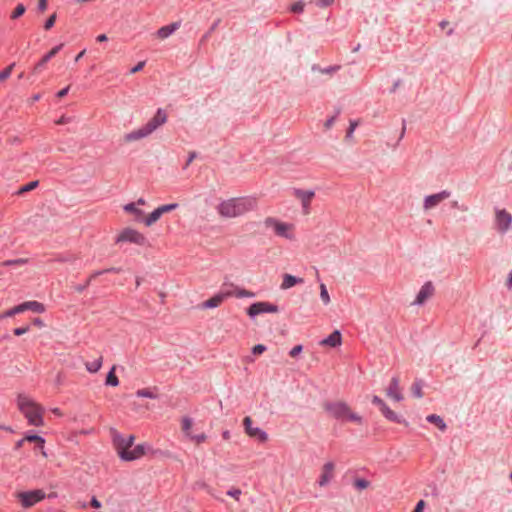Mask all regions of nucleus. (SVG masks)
Listing matches in <instances>:
<instances>
[{
    "mask_svg": "<svg viewBox=\"0 0 512 512\" xmlns=\"http://www.w3.org/2000/svg\"><path fill=\"white\" fill-rule=\"evenodd\" d=\"M256 206V200L252 198H231L222 201L218 207V213L225 218H234L251 211Z\"/></svg>",
    "mask_w": 512,
    "mask_h": 512,
    "instance_id": "obj_1",
    "label": "nucleus"
},
{
    "mask_svg": "<svg viewBox=\"0 0 512 512\" xmlns=\"http://www.w3.org/2000/svg\"><path fill=\"white\" fill-rule=\"evenodd\" d=\"M17 405L18 409L25 416L30 425H43V408L35 403L31 398L24 394H19L17 397Z\"/></svg>",
    "mask_w": 512,
    "mask_h": 512,
    "instance_id": "obj_2",
    "label": "nucleus"
},
{
    "mask_svg": "<svg viewBox=\"0 0 512 512\" xmlns=\"http://www.w3.org/2000/svg\"><path fill=\"white\" fill-rule=\"evenodd\" d=\"M167 122V113L164 109L158 108L155 115L142 127L125 135L128 142L136 141L149 136L158 127Z\"/></svg>",
    "mask_w": 512,
    "mask_h": 512,
    "instance_id": "obj_3",
    "label": "nucleus"
},
{
    "mask_svg": "<svg viewBox=\"0 0 512 512\" xmlns=\"http://www.w3.org/2000/svg\"><path fill=\"white\" fill-rule=\"evenodd\" d=\"M324 410L334 419L339 421H352L358 424H362L363 419L357 413L351 411L347 403L343 401H326L323 404Z\"/></svg>",
    "mask_w": 512,
    "mask_h": 512,
    "instance_id": "obj_4",
    "label": "nucleus"
},
{
    "mask_svg": "<svg viewBox=\"0 0 512 512\" xmlns=\"http://www.w3.org/2000/svg\"><path fill=\"white\" fill-rule=\"evenodd\" d=\"M264 225L266 228H273L276 235L283 237L285 239H293V234L290 233L292 228L291 224L280 222L274 217H267L264 220Z\"/></svg>",
    "mask_w": 512,
    "mask_h": 512,
    "instance_id": "obj_5",
    "label": "nucleus"
},
{
    "mask_svg": "<svg viewBox=\"0 0 512 512\" xmlns=\"http://www.w3.org/2000/svg\"><path fill=\"white\" fill-rule=\"evenodd\" d=\"M112 441L117 450L119 457L121 458V453L128 452L134 444L135 436L129 435L128 437H124L120 434L116 429H111Z\"/></svg>",
    "mask_w": 512,
    "mask_h": 512,
    "instance_id": "obj_6",
    "label": "nucleus"
},
{
    "mask_svg": "<svg viewBox=\"0 0 512 512\" xmlns=\"http://www.w3.org/2000/svg\"><path fill=\"white\" fill-rule=\"evenodd\" d=\"M116 243L129 242L140 246L147 244V238L140 232L132 228H125L117 236Z\"/></svg>",
    "mask_w": 512,
    "mask_h": 512,
    "instance_id": "obj_7",
    "label": "nucleus"
},
{
    "mask_svg": "<svg viewBox=\"0 0 512 512\" xmlns=\"http://www.w3.org/2000/svg\"><path fill=\"white\" fill-rule=\"evenodd\" d=\"M45 497H46V494L41 489L20 492L18 494V499L20 500L21 505L24 508H30V507L34 506L36 503L45 499Z\"/></svg>",
    "mask_w": 512,
    "mask_h": 512,
    "instance_id": "obj_8",
    "label": "nucleus"
},
{
    "mask_svg": "<svg viewBox=\"0 0 512 512\" xmlns=\"http://www.w3.org/2000/svg\"><path fill=\"white\" fill-rule=\"evenodd\" d=\"M371 401L374 405L379 407L380 411L387 420L398 424H407L406 420L391 410L379 396L374 395Z\"/></svg>",
    "mask_w": 512,
    "mask_h": 512,
    "instance_id": "obj_9",
    "label": "nucleus"
},
{
    "mask_svg": "<svg viewBox=\"0 0 512 512\" xmlns=\"http://www.w3.org/2000/svg\"><path fill=\"white\" fill-rule=\"evenodd\" d=\"M511 224L512 215L509 212L505 209L495 210V227L499 233L505 234L510 229Z\"/></svg>",
    "mask_w": 512,
    "mask_h": 512,
    "instance_id": "obj_10",
    "label": "nucleus"
},
{
    "mask_svg": "<svg viewBox=\"0 0 512 512\" xmlns=\"http://www.w3.org/2000/svg\"><path fill=\"white\" fill-rule=\"evenodd\" d=\"M279 308L277 305L269 302H255L247 308L249 317L254 318L263 313H277Z\"/></svg>",
    "mask_w": 512,
    "mask_h": 512,
    "instance_id": "obj_11",
    "label": "nucleus"
},
{
    "mask_svg": "<svg viewBox=\"0 0 512 512\" xmlns=\"http://www.w3.org/2000/svg\"><path fill=\"white\" fill-rule=\"evenodd\" d=\"M293 195L301 201L302 212L307 215L310 213V203L315 196L314 190H303L300 188H293Z\"/></svg>",
    "mask_w": 512,
    "mask_h": 512,
    "instance_id": "obj_12",
    "label": "nucleus"
},
{
    "mask_svg": "<svg viewBox=\"0 0 512 512\" xmlns=\"http://www.w3.org/2000/svg\"><path fill=\"white\" fill-rule=\"evenodd\" d=\"M450 196L451 192L448 190H442L438 193L428 195L424 198L423 208L424 210H430L439 205L442 201L448 199Z\"/></svg>",
    "mask_w": 512,
    "mask_h": 512,
    "instance_id": "obj_13",
    "label": "nucleus"
},
{
    "mask_svg": "<svg viewBox=\"0 0 512 512\" xmlns=\"http://www.w3.org/2000/svg\"><path fill=\"white\" fill-rule=\"evenodd\" d=\"M150 446L146 443L138 444L133 449H130L128 452L121 453V460L123 461H134L146 454L148 450H150Z\"/></svg>",
    "mask_w": 512,
    "mask_h": 512,
    "instance_id": "obj_14",
    "label": "nucleus"
},
{
    "mask_svg": "<svg viewBox=\"0 0 512 512\" xmlns=\"http://www.w3.org/2000/svg\"><path fill=\"white\" fill-rule=\"evenodd\" d=\"M434 292L435 288L431 281L424 283L413 301V304L419 306L423 305L428 298L433 296Z\"/></svg>",
    "mask_w": 512,
    "mask_h": 512,
    "instance_id": "obj_15",
    "label": "nucleus"
},
{
    "mask_svg": "<svg viewBox=\"0 0 512 512\" xmlns=\"http://www.w3.org/2000/svg\"><path fill=\"white\" fill-rule=\"evenodd\" d=\"M246 433L251 437H257L259 441L265 442L268 439L267 433L258 427H252V420L249 416L243 420Z\"/></svg>",
    "mask_w": 512,
    "mask_h": 512,
    "instance_id": "obj_16",
    "label": "nucleus"
},
{
    "mask_svg": "<svg viewBox=\"0 0 512 512\" xmlns=\"http://www.w3.org/2000/svg\"><path fill=\"white\" fill-rule=\"evenodd\" d=\"M233 296L231 291H221L215 294L210 299L201 304L203 309H212L218 307L226 298Z\"/></svg>",
    "mask_w": 512,
    "mask_h": 512,
    "instance_id": "obj_17",
    "label": "nucleus"
},
{
    "mask_svg": "<svg viewBox=\"0 0 512 512\" xmlns=\"http://www.w3.org/2000/svg\"><path fill=\"white\" fill-rule=\"evenodd\" d=\"M334 468L335 465L332 461L326 462L323 465L322 473L318 480V484L320 487L327 486L330 483V481L334 477Z\"/></svg>",
    "mask_w": 512,
    "mask_h": 512,
    "instance_id": "obj_18",
    "label": "nucleus"
},
{
    "mask_svg": "<svg viewBox=\"0 0 512 512\" xmlns=\"http://www.w3.org/2000/svg\"><path fill=\"white\" fill-rule=\"evenodd\" d=\"M64 44L61 43L53 47L48 53H46L34 66V73H38L45 67V65L63 48Z\"/></svg>",
    "mask_w": 512,
    "mask_h": 512,
    "instance_id": "obj_19",
    "label": "nucleus"
},
{
    "mask_svg": "<svg viewBox=\"0 0 512 512\" xmlns=\"http://www.w3.org/2000/svg\"><path fill=\"white\" fill-rule=\"evenodd\" d=\"M386 393H387L388 397L392 398L393 400H395L397 402H400L401 400H403V395L400 392V387H399V378L397 376L392 377Z\"/></svg>",
    "mask_w": 512,
    "mask_h": 512,
    "instance_id": "obj_20",
    "label": "nucleus"
},
{
    "mask_svg": "<svg viewBox=\"0 0 512 512\" xmlns=\"http://www.w3.org/2000/svg\"><path fill=\"white\" fill-rule=\"evenodd\" d=\"M342 343V336L339 330L333 331L328 337L324 338L320 344L330 347H338Z\"/></svg>",
    "mask_w": 512,
    "mask_h": 512,
    "instance_id": "obj_21",
    "label": "nucleus"
},
{
    "mask_svg": "<svg viewBox=\"0 0 512 512\" xmlns=\"http://www.w3.org/2000/svg\"><path fill=\"white\" fill-rule=\"evenodd\" d=\"M304 282L303 278L296 277L291 274H285L283 276V281L281 284V289L286 290L289 289L297 284H302Z\"/></svg>",
    "mask_w": 512,
    "mask_h": 512,
    "instance_id": "obj_22",
    "label": "nucleus"
},
{
    "mask_svg": "<svg viewBox=\"0 0 512 512\" xmlns=\"http://www.w3.org/2000/svg\"><path fill=\"white\" fill-rule=\"evenodd\" d=\"M180 27V22H173L169 25L163 26L157 31V35L161 39L168 38Z\"/></svg>",
    "mask_w": 512,
    "mask_h": 512,
    "instance_id": "obj_23",
    "label": "nucleus"
},
{
    "mask_svg": "<svg viewBox=\"0 0 512 512\" xmlns=\"http://www.w3.org/2000/svg\"><path fill=\"white\" fill-rule=\"evenodd\" d=\"M24 307V311L31 310L36 313H43L45 311V307L42 303L38 301H27L22 303Z\"/></svg>",
    "mask_w": 512,
    "mask_h": 512,
    "instance_id": "obj_24",
    "label": "nucleus"
},
{
    "mask_svg": "<svg viewBox=\"0 0 512 512\" xmlns=\"http://www.w3.org/2000/svg\"><path fill=\"white\" fill-rule=\"evenodd\" d=\"M426 420L429 423H432L438 427L439 430L445 431L447 428L446 423L444 422L443 418L436 414L428 415Z\"/></svg>",
    "mask_w": 512,
    "mask_h": 512,
    "instance_id": "obj_25",
    "label": "nucleus"
},
{
    "mask_svg": "<svg viewBox=\"0 0 512 512\" xmlns=\"http://www.w3.org/2000/svg\"><path fill=\"white\" fill-rule=\"evenodd\" d=\"M155 391H157V387H154L153 389H150V388L139 389L136 391V396L140 397V398L157 399L158 394L155 393Z\"/></svg>",
    "mask_w": 512,
    "mask_h": 512,
    "instance_id": "obj_26",
    "label": "nucleus"
},
{
    "mask_svg": "<svg viewBox=\"0 0 512 512\" xmlns=\"http://www.w3.org/2000/svg\"><path fill=\"white\" fill-rule=\"evenodd\" d=\"M26 441L37 443V447L41 450L44 449L45 439L36 434H27L25 436ZM43 455L46 456V453L42 451Z\"/></svg>",
    "mask_w": 512,
    "mask_h": 512,
    "instance_id": "obj_27",
    "label": "nucleus"
},
{
    "mask_svg": "<svg viewBox=\"0 0 512 512\" xmlns=\"http://www.w3.org/2000/svg\"><path fill=\"white\" fill-rule=\"evenodd\" d=\"M103 364V357L100 356L98 359L94 360L93 362H86L85 367L88 372L90 373H96L100 370Z\"/></svg>",
    "mask_w": 512,
    "mask_h": 512,
    "instance_id": "obj_28",
    "label": "nucleus"
},
{
    "mask_svg": "<svg viewBox=\"0 0 512 512\" xmlns=\"http://www.w3.org/2000/svg\"><path fill=\"white\" fill-rule=\"evenodd\" d=\"M162 216V213L159 211L158 208H156L154 211H152L144 220V223L146 226H151L153 223L158 221L160 217Z\"/></svg>",
    "mask_w": 512,
    "mask_h": 512,
    "instance_id": "obj_29",
    "label": "nucleus"
},
{
    "mask_svg": "<svg viewBox=\"0 0 512 512\" xmlns=\"http://www.w3.org/2000/svg\"><path fill=\"white\" fill-rule=\"evenodd\" d=\"M105 384L108 386H117L119 384V379L115 374V367H112L107 373Z\"/></svg>",
    "mask_w": 512,
    "mask_h": 512,
    "instance_id": "obj_30",
    "label": "nucleus"
},
{
    "mask_svg": "<svg viewBox=\"0 0 512 512\" xmlns=\"http://www.w3.org/2000/svg\"><path fill=\"white\" fill-rule=\"evenodd\" d=\"M237 298H253L255 293L243 288L235 287L234 291H231Z\"/></svg>",
    "mask_w": 512,
    "mask_h": 512,
    "instance_id": "obj_31",
    "label": "nucleus"
},
{
    "mask_svg": "<svg viewBox=\"0 0 512 512\" xmlns=\"http://www.w3.org/2000/svg\"><path fill=\"white\" fill-rule=\"evenodd\" d=\"M28 262V259H24V258H18V259H11V260H6V261H3V262H0V268L1 267H8V266H20V265H24Z\"/></svg>",
    "mask_w": 512,
    "mask_h": 512,
    "instance_id": "obj_32",
    "label": "nucleus"
},
{
    "mask_svg": "<svg viewBox=\"0 0 512 512\" xmlns=\"http://www.w3.org/2000/svg\"><path fill=\"white\" fill-rule=\"evenodd\" d=\"M124 210L126 212L134 214L137 218L143 216L144 212L143 210L136 207V203H128L124 206Z\"/></svg>",
    "mask_w": 512,
    "mask_h": 512,
    "instance_id": "obj_33",
    "label": "nucleus"
},
{
    "mask_svg": "<svg viewBox=\"0 0 512 512\" xmlns=\"http://www.w3.org/2000/svg\"><path fill=\"white\" fill-rule=\"evenodd\" d=\"M422 387H423V383L421 380H416L413 384H412V394L414 397L416 398H422L423 397V392H422Z\"/></svg>",
    "mask_w": 512,
    "mask_h": 512,
    "instance_id": "obj_34",
    "label": "nucleus"
},
{
    "mask_svg": "<svg viewBox=\"0 0 512 512\" xmlns=\"http://www.w3.org/2000/svg\"><path fill=\"white\" fill-rule=\"evenodd\" d=\"M339 69H340L339 65H333V66H329L326 68H320L317 65H313V67H312L313 71L318 70L319 72H321L323 74H333V73L337 72Z\"/></svg>",
    "mask_w": 512,
    "mask_h": 512,
    "instance_id": "obj_35",
    "label": "nucleus"
},
{
    "mask_svg": "<svg viewBox=\"0 0 512 512\" xmlns=\"http://www.w3.org/2000/svg\"><path fill=\"white\" fill-rule=\"evenodd\" d=\"M320 298L324 305H328L330 303V296L324 283H320Z\"/></svg>",
    "mask_w": 512,
    "mask_h": 512,
    "instance_id": "obj_36",
    "label": "nucleus"
},
{
    "mask_svg": "<svg viewBox=\"0 0 512 512\" xmlns=\"http://www.w3.org/2000/svg\"><path fill=\"white\" fill-rule=\"evenodd\" d=\"M38 185H39V181H37V180L31 181V182L27 183L26 185L22 186L18 190L17 194L18 195H22V194H24L26 192H29V191L35 189Z\"/></svg>",
    "mask_w": 512,
    "mask_h": 512,
    "instance_id": "obj_37",
    "label": "nucleus"
},
{
    "mask_svg": "<svg viewBox=\"0 0 512 512\" xmlns=\"http://www.w3.org/2000/svg\"><path fill=\"white\" fill-rule=\"evenodd\" d=\"M24 312V307L22 304H19L9 310H7L2 316H0L1 318L2 317H12L16 314H19V313H22Z\"/></svg>",
    "mask_w": 512,
    "mask_h": 512,
    "instance_id": "obj_38",
    "label": "nucleus"
},
{
    "mask_svg": "<svg viewBox=\"0 0 512 512\" xmlns=\"http://www.w3.org/2000/svg\"><path fill=\"white\" fill-rule=\"evenodd\" d=\"M220 23H221V19L215 20L213 22V24L211 25V27L209 28V30L203 35L201 42L206 41L211 36V34L218 28Z\"/></svg>",
    "mask_w": 512,
    "mask_h": 512,
    "instance_id": "obj_39",
    "label": "nucleus"
},
{
    "mask_svg": "<svg viewBox=\"0 0 512 512\" xmlns=\"http://www.w3.org/2000/svg\"><path fill=\"white\" fill-rule=\"evenodd\" d=\"M119 272H121V268H119V267H111V268H108V269L97 270V271L93 272L92 273V277H98V276L106 274V273H119Z\"/></svg>",
    "mask_w": 512,
    "mask_h": 512,
    "instance_id": "obj_40",
    "label": "nucleus"
},
{
    "mask_svg": "<svg viewBox=\"0 0 512 512\" xmlns=\"http://www.w3.org/2000/svg\"><path fill=\"white\" fill-rule=\"evenodd\" d=\"M369 485H370V482L364 478H357L354 481V486L358 490L366 489L367 487H369Z\"/></svg>",
    "mask_w": 512,
    "mask_h": 512,
    "instance_id": "obj_41",
    "label": "nucleus"
},
{
    "mask_svg": "<svg viewBox=\"0 0 512 512\" xmlns=\"http://www.w3.org/2000/svg\"><path fill=\"white\" fill-rule=\"evenodd\" d=\"M26 11V8L23 4H18L14 11L11 14V19H17L22 16Z\"/></svg>",
    "mask_w": 512,
    "mask_h": 512,
    "instance_id": "obj_42",
    "label": "nucleus"
},
{
    "mask_svg": "<svg viewBox=\"0 0 512 512\" xmlns=\"http://www.w3.org/2000/svg\"><path fill=\"white\" fill-rule=\"evenodd\" d=\"M15 66V63L10 64L8 67H6L1 73H0V82L5 81L8 79L12 73V70Z\"/></svg>",
    "mask_w": 512,
    "mask_h": 512,
    "instance_id": "obj_43",
    "label": "nucleus"
},
{
    "mask_svg": "<svg viewBox=\"0 0 512 512\" xmlns=\"http://www.w3.org/2000/svg\"><path fill=\"white\" fill-rule=\"evenodd\" d=\"M305 3L301 0L291 5L290 11L293 13H302L304 11Z\"/></svg>",
    "mask_w": 512,
    "mask_h": 512,
    "instance_id": "obj_44",
    "label": "nucleus"
},
{
    "mask_svg": "<svg viewBox=\"0 0 512 512\" xmlns=\"http://www.w3.org/2000/svg\"><path fill=\"white\" fill-rule=\"evenodd\" d=\"M178 206H179L178 203H170V204H165V205L159 206L158 209L163 215L164 213L171 212V211L175 210Z\"/></svg>",
    "mask_w": 512,
    "mask_h": 512,
    "instance_id": "obj_45",
    "label": "nucleus"
},
{
    "mask_svg": "<svg viewBox=\"0 0 512 512\" xmlns=\"http://www.w3.org/2000/svg\"><path fill=\"white\" fill-rule=\"evenodd\" d=\"M96 277H92V274L89 276V278L83 283V284H79V285H76L74 287V289L81 293L83 292L84 290L87 289V287L90 285V283L92 282L93 279H95Z\"/></svg>",
    "mask_w": 512,
    "mask_h": 512,
    "instance_id": "obj_46",
    "label": "nucleus"
},
{
    "mask_svg": "<svg viewBox=\"0 0 512 512\" xmlns=\"http://www.w3.org/2000/svg\"><path fill=\"white\" fill-rule=\"evenodd\" d=\"M192 427V419L189 417H185L182 420V430L189 436V430Z\"/></svg>",
    "mask_w": 512,
    "mask_h": 512,
    "instance_id": "obj_47",
    "label": "nucleus"
},
{
    "mask_svg": "<svg viewBox=\"0 0 512 512\" xmlns=\"http://www.w3.org/2000/svg\"><path fill=\"white\" fill-rule=\"evenodd\" d=\"M56 17L57 16H56L55 13L52 14L51 16H49L48 19L44 23V29H46V30L51 29L54 26V24H55Z\"/></svg>",
    "mask_w": 512,
    "mask_h": 512,
    "instance_id": "obj_48",
    "label": "nucleus"
},
{
    "mask_svg": "<svg viewBox=\"0 0 512 512\" xmlns=\"http://www.w3.org/2000/svg\"><path fill=\"white\" fill-rule=\"evenodd\" d=\"M339 114H340V109H337V111H336L335 115H333L332 117H330V118H328V119L326 120V122L324 123V127H325L326 129H330V128L333 126V124H334V122H335V120H336V118H337V116H338Z\"/></svg>",
    "mask_w": 512,
    "mask_h": 512,
    "instance_id": "obj_49",
    "label": "nucleus"
},
{
    "mask_svg": "<svg viewBox=\"0 0 512 512\" xmlns=\"http://www.w3.org/2000/svg\"><path fill=\"white\" fill-rule=\"evenodd\" d=\"M266 346L263 345V344H257L255 345L253 348H252V353L254 355H259V354H262L263 352L266 351Z\"/></svg>",
    "mask_w": 512,
    "mask_h": 512,
    "instance_id": "obj_50",
    "label": "nucleus"
},
{
    "mask_svg": "<svg viewBox=\"0 0 512 512\" xmlns=\"http://www.w3.org/2000/svg\"><path fill=\"white\" fill-rule=\"evenodd\" d=\"M29 330H30V326L27 325V326L15 328L13 330V333L16 336H21V335H24L25 333H27Z\"/></svg>",
    "mask_w": 512,
    "mask_h": 512,
    "instance_id": "obj_51",
    "label": "nucleus"
},
{
    "mask_svg": "<svg viewBox=\"0 0 512 512\" xmlns=\"http://www.w3.org/2000/svg\"><path fill=\"white\" fill-rule=\"evenodd\" d=\"M451 207L453 209H457V210H460V211H463V212L468 211V206L465 205V204H459L458 201H452L451 202Z\"/></svg>",
    "mask_w": 512,
    "mask_h": 512,
    "instance_id": "obj_52",
    "label": "nucleus"
},
{
    "mask_svg": "<svg viewBox=\"0 0 512 512\" xmlns=\"http://www.w3.org/2000/svg\"><path fill=\"white\" fill-rule=\"evenodd\" d=\"M315 3L320 8H326L334 3V0H315Z\"/></svg>",
    "mask_w": 512,
    "mask_h": 512,
    "instance_id": "obj_53",
    "label": "nucleus"
},
{
    "mask_svg": "<svg viewBox=\"0 0 512 512\" xmlns=\"http://www.w3.org/2000/svg\"><path fill=\"white\" fill-rule=\"evenodd\" d=\"M357 125H358L357 121H350L349 128L347 129V132H346V138L352 137V134H353L354 130L356 129Z\"/></svg>",
    "mask_w": 512,
    "mask_h": 512,
    "instance_id": "obj_54",
    "label": "nucleus"
},
{
    "mask_svg": "<svg viewBox=\"0 0 512 512\" xmlns=\"http://www.w3.org/2000/svg\"><path fill=\"white\" fill-rule=\"evenodd\" d=\"M303 350V346L302 345H296L294 346L290 351H289V355L291 357H296L298 356Z\"/></svg>",
    "mask_w": 512,
    "mask_h": 512,
    "instance_id": "obj_55",
    "label": "nucleus"
},
{
    "mask_svg": "<svg viewBox=\"0 0 512 512\" xmlns=\"http://www.w3.org/2000/svg\"><path fill=\"white\" fill-rule=\"evenodd\" d=\"M227 495L230 496V497H233L235 498L236 500L239 499V496L241 495V490L240 489H231V490H228L227 491Z\"/></svg>",
    "mask_w": 512,
    "mask_h": 512,
    "instance_id": "obj_56",
    "label": "nucleus"
},
{
    "mask_svg": "<svg viewBox=\"0 0 512 512\" xmlns=\"http://www.w3.org/2000/svg\"><path fill=\"white\" fill-rule=\"evenodd\" d=\"M189 437L193 440H195L197 443H202L206 439V435L204 433L198 434V435H189Z\"/></svg>",
    "mask_w": 512,
    "mask_h": 512,
    "instance_id": "obj_57",
    "label": "nucleus"
},
{
    "mask_svg": "<svg viewBox=\"0 0 512 512\" xmlns=\"http://www.w3.org/2000/svg\"><path fill=\"white\" fill-rule=\"evenodd\" d=\"M197 157V153L195 151H192L189 153L188 155V159L186 161V164L184 166V169H186L191 163L192 161Z\"/></svg>",
    "mask_w": 512,
    "mask_h": 512,
    "instance_id": "obj_58",
    "label": "nucleus"
},
{
    "mask_svg": "<svg viewBox=\"0 0 512 512\" xmlns=\"http://www.w3.org/2000/svg\"><path fill=\"white\" fill-rule=\"evenodd\" d=\"M144 66H145V62H144V61H141V62H139L137 65H135V66L130 70V73H132V74L137 73V72H139L140 70H142Z\"/></svg>",
    "mask_w": 512,
    "mask_h": 512,
    "instance_id": "obj_59",
    "label": "nucleus"
},
{
    "mask_svg": "<svg viewBox=\"0 0 512 512\" xmlns=\"http://www.w3.org/2000/svg\"><path fill=\"white\" fill-rule=\"evenodd\" d=\"M90 505L93 507V508H100L101 507V502L95 497L93 496L91 498V501H90Z\"/></svg>",
    "mask_w": 512,
    "mask_h": 512,
    "instance_id": "obj_60",
    "label": "nucleus"
},
{
    "mask_svg": "<svg viewBox=\"0 0 512 512\" xmlns=\"http://www.w3.org/2000/svg\"><path fill=\"white\" fill-rule=\"evenodd\" d=\"M47 8V0H39L38 1V10L40 12H44Z\"/></svg>",
    "mask_w": 512,
    "mask_h": 512,
    "instance_id": "obj_61",
    "label": "nucleus"
},
{
    "mask_svg": "<svg viewBox=\"0 0 512 512\" xmlns=\"http://www.w3.org/2000/svg\"><path fill=\"white\" fill-rule=\"evenodd\" d=\"M424 506H425V502H424L423 500H420V501L416 504V506H415V508H414L413 512H422V511H423Z\"/></svg>",
    "mask_w": 512,
    "mask_h": 512,
    "instance_id": "obj_62",
    "label": "nucleus"
},
{
    "mask_svg": "<svg viewBox=\"0 0 512 512\" xmlns=\"http://www.w3.org/2000/svg\"><path fill=\"white\" fill-rule=\"evenodd\" d=\"M63 382H64V375L61 372H59L56 376L55 383H56V385L59 386V385H62Z\"/></svg>",
    "mask_w": 512,
    "mask_h": 512,
    "instance_id": "obj_63",
    "label": "nucleus"
},
{
    "mask_svg": "<svg viewBox=\"0 0 512 512\" xmlns=\"http://www.w3.org/2000/svg\"><path fill=\"white\" fill-rule=\"evenodd\" d=\"M69 89H70V87H69V86H67V87H65V88H63V89H61L60 91H58V93H57V97L62 98V97H64V96H66V95L68 94V92H69Z\"/></svg>",
    "mask_w": 512,
    "mask_h": 512,
    "instance_id": "obj_64",
    "label": "nucleus"
}]
</instances>
